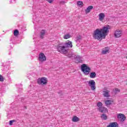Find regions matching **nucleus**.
Returning <instances> with one entry per match:
<instances>
[{"label": "nucleus", "mask_w": 127, "mask_h": 127, "mask_svg": "<svg viewBox=\"0 0 127 127\" xmlns=\"http://www.w3.org/2000/svg\"><path fill=\"white\" fill-rule=\"evenodd\" d=\"M93 37L94 39H97V40H99V41H101L102 39H105L99 28L96 29L93 32Z\"/></svg>", "instance_id": "f257e3e1"}, {"label": "nucleus", "mask_w": 127, "mask_h": 127, "mask_svg": "<svg viewBox=\"0 0 127 127\" xmlns=\"http://www.w3.org/2000/svg\"><path fill=\"white\" fill-rule=\"evenodd\" d=\"M57 50L62 54H66L68 53V50L66 49V47H65L64 43L60 44L58 45Z\"/></svg>", "instance_id": "f03ea898"}, {"label": "nucleus", "mask_w": 127, "mask_h": 127, "mask_svg": "<svg viewBox=\"0 0 127 127\" xmlns=\"http://www.w3.org/2000/svg\"><path fill=\"white\" fill-rule=\"evenodd\" d=\"M81 70L84 75H89L91 72V68L86 64H83L81 65Z\"/></svg>", "instance_id": "7ed1b4c3"}, {"label": "nucleus", "mask_w": 127, "mask_h": 127, "mask_svg": "<svg viewBox=\"0 0 127 127\" xmlns=\"http://www.w3.org/2000/svg\"><path fill=\"white\" fill-rule=\"evenodd\" d=\"M109 29H110L109 25L104 26L102 29H100V32H101V34H102V36L104 39L106 38V36L108 35V33L110 32V30H109Z\"/></svg>", "instance_id": "20e7f679"}, {"label": "nucleus", "mask_w": 127, "mask_h": 127, "mask_svg": "<svg viewBox=\"0 0 127 127\" xmlns=\"http://www.w3.org/2000/svg\"><path fill=\"white\" fill-rule=\"evenodd\" d=\"M88 86L90 87L91 90L92 91H95L96 89V82L94 80H91L88 81Z\"/></svg>", "instance_id": "39448f33"}, {"label": "nucleus", "mask_w": 127, "mask_h": 127, "mask_svg": "<svg viewBox=\"0 0 127 127\" xmlns=\"http://www.w3.org/2000/svg\"><path fill=\"white\" fill-rule=\"evenodd\" d=\"M47 82V78L46 77H42L37 80V83L39 85H46Z\"/></svg>", "instance_id": "423d86ee"}, {"label": "nucleus", "mask_w": 127, "mask_h": 127, "mask_svg": "<svg viewBox=\"0 0 127 127\" xmlns=\"http://www.w3.org/2000/svg\"><path fill=\"white\" fill-rule=\"evenodd\" d=\"M38 60L40 62H44V61H46V57L45 56V55H44L43 53H41L39 54Z\"/></svg>", "instance_id": "0eeeda50"}, {"label": "nucleus", "mask_w": 127, "mask_h": 127, "mask_svg": "<svg viewBox=\"0 0 127 127\" xmlns=\"http://www.w3.org/2000/svg\"><path fill=\"white\" fill-rule=\"evenodd\" d=\"M117 118L119 120V121H120L121 123H124V122L126 121V119H127L126 116L122 114H118L117 115Z\"/></svg>", "instance_id": "6e6552de"}, {"label": "nucleus", "mask_w": 127, "mask_h": 127, "mask_svg": "<svg viewBox=\"0 0 127 127\" xmlns=\"http://www.w3.org/2000/svg\"><path fill=\"white\" fill-rule=\"evenodd\" d=\"M123 35V31L120 30H116L115 31V32L114 33L115 37L116 38H119V37H121Z\"/></svg>", "instance_id": "1a4fd4ad"}, {"label": "nucleus", "mask_w": 127, "mask_h": 127, "mask_svg": "<svg viewBox=\"0 0 127 127\" xmlns=\"http://www.w3.org/2000/svg\"><path fill=\"white\" fill-rule=\"evenodd\" d=\"M65 48H72L73 47V45H72V42L68 41V42L64 43Z\"/></svg>", "instance_id": "9d476101"}, {"label": "nucleus", "mask_w": 127, "mask_h": 127, "mask_svg": "<svg viewBox=\"0 0 127 127\" xmlns=\"http://www.w3.org/2000/svg\"><path fill=\"white\" fill-rule=\"evenodd\" d=\"M45 35H46V30H42L40 32V38H41V39H43Z\"/></svg>", "instance_id": "9b49d317"}, {"label": "nucleus", "mask_w": 127, "mask_h": 127, "mask_svg": "<svg viewBox=\"0 0 127 127\" xmlns=\"http://www.w3.org/2000/svg\"><path fill=\"white\" fill-rule=\"evenodd\" d=\"M98 111L100 112V113H106V112H108V109L106 108V107L102 106L98 108Z\"/></svg>", "instance_id": "f8f14e48"}, {"label": "nucleus", "mask_w": 127, "mask_h": 127, "mask_svg": "<svg viewBox=\"0 0 127 127\" xmlns=\"http://www.w3.org/2000/svg\"><path fill=\"white\" fill-rule=\"evenodd\" d=\"M107 127H119V125L116 122L110 123Z\"/></svg>", "instance_id": "ddd939ff"}, {"label": "nucleus", "mask_w": 127, "mask_h": 127, "mask_svg": "<svg viewBox=\"0 0 127 127\" xmlns=\"http://www.w3.org/2000/svg\"><path fill=\"white\" fill-rule=\"evenodd\" d=\"M106 15H105V13H100L99 14V19L100 20V21H102V20H104V19L105 18Z\"/></svg>", "instance_id": "4468645a"}, {"label": "nucleus", "mask_w": 127, "mask_h": 127, "mask_svg": "<svg viewBox=\"0 0 127 127\" xmlns=\"http://www.w3.org/2000/svg\"><path fill=\"white\" fill-rule=\"evenodd\" d=\"M75 60L78 62L79 63H82L83 61L82 60V57L80 56H77L75 58Z\"/></svg>", "instance_id": "2eb2a0df"}, {"label": "nucleus", "mask_w": 127, "mask_h": 127, "mask_svg": "<svg viewBox=\"0 0 127 127\" xmlns=\"http://www.w3.org/2000/svg\"><path fill=\"white\" fill-rule=\"evenodd\" d=\"M103 96L105 97V98H109V97H110V94H109V91L108 90L103 91Z\"/></svg>", "instance_id": "dca6fc26"}, {"label": "nucleus", "mask_w": 127, "mask_h": 127, "mask_svg": "<svg viewBox=\"0 0 127 127\" xmlns=\"http://www.w3.org/2000/svg\"><path fill=\"white\" fill-rule=\"evenodd\" d=\"M91 9H93V6H89L86 9H85V12L86 13H89V12H90V11H91Z\"/></svg>", "instance_id": "f3484780"}, {"label": "nucleus", "mask_w": 127, "mask_h": 127, "mask_svg": "<svg viewBox=\"0 0 127 127\" xmlns=\"http://www.w3.org/2000/svg\"><path fill=\"white\" fill-rule=\"evenodd\" d=\"M96 76H97V73L95 72H92L90 73V77L91 78H96Z\"/></svg>", "instance_id": "a211bd4d"}, {"label": "nucleus", "mask_w": 127, "mask_h": 127, "mask_svg": "<svg viewBox=\"0 0 127 127\" xmlns=\"http://www.w3.org/2000/svg\"><path fill=\"white\" fill-rule=\"evenodd\" d=\"M114 101L113 100H106L105 105H106V106H110V105H112V103Z\"/></svg>", "instance_id": "6ab92c4d"}, {"label": "nucleus", "mask_w": 127, "mask_h": 127, "mask_svg": "<svg viewBox=\"0 0 127 127\" xmlns=\"http://www.w3.org/2000/svg\"><path fill=\"white\" fill-rule=\"evenodd\" d=\"M79 118H78L77 116H74L72 118V121L74 122V123H77V122L78 121H79Z\"/></svg>", "instance_id": "aec40b11"}, {"label": "nucleus", "mask_w": 127, "mask_h": 127, "mask_svg": "<svg viewBox=\"0 0 127 127\" xmlns=\"http://www.w3.org/2000/svg\"><path fill=\"white\" fill-rule=\"evenodd\" d=\"M108 53H109V49H105L104 50H103L102 51V54H103V55H105Z\"/></svg>", "instance_id": "412c9836"}, {"label": "nucleus", "mask_w": 127, "mask_h": 127, "mask_svg": "<svg viewBox=\"0 0 127 127\" xmlns=\"http://www.w3.org/2000/svg\"><path fill=\"white\" fill-rule=\"evenodd\" d=\"M101 118L102 120H104L105 121L108 119V117L106 114H102L101 116Z\"/></svg>", "instance_id": "4be33fe9"}, {"label": "nucleus", "mask_w": 127, "mask_h": 127, "mask_svg": "<svg viewBox=\"0 0 127 127\" xmlns=\"http://www.w3.org/2000/svg\"><path fill=\"white\" fill-rule=\"evenodd\" d=\"M19 34V32L18 31V30H15L14 31V36H17Z\"/></svg>", "instance_id": "5701e85b"}, {"label": "nucleus", "mask_w": 127, "mask_h": 127, "mask_svg": "<svg viewBox=\"0 0 127 127\" xmlns=\"http://www.w3.org/2000/svg\"><path fill=\"white\" fill-rule=\"evenodd\" d=\"M77 5H79V6H82L84 4L82 1H78L77 2Z\"/></svg>", "instance_id": "b1692460"}, {"label": "nucleus", "mask_w": 127, "mask_h": 127, "mask_svg": "<svg viewBox=\"0 0 127 127\" xmlns=\"http://www.w3.org/2000/svg\"><path fill=\"white\" fill-rule=\"evenodd\" d=\"M70 34H67L64 35V39H68V38H70Z\"/></svg>", "instance_id": "393cba45"}, {"label": "nucleus", "mask_w": 127, "mask_h": 127, "mask_svg": "<svg viewBox=\"0 0 127 127\" xmlns=\"http://www.w3.org/2000/svg\"><path fill=\"white\" fill-rule=\"evenodd\" d=\"M97 107H98V108H101V107H102V106H103V103H102V102H98L97 104Z\"/></svg>", "instance_id": "a878e982"}, {"label": "nucleus", "mask_w": 127, "mask_h": 127, "mask_svg": "<svg viewBox=\"0 0 127 127\" xmlns=\"http://www.w3.org/2000/svg\"><path fill=\"white\" fill-rule=\"evenodd\" d=\"M115 94H117L118 93H120L121 92V90L118 88H116L115 90L114 91Z\"/></svg>", "instance_id": "bb28decb"}, {"label": "nucleus", "mask_w": 127, "mask_h": 127, "mask_svg": "<svg viewBox=\"0 0 127 127\" xmlns=\"http://www.w3.org/2000/svg\"><path fill=\"white\" fill-rule=\"evenodd\" d=\"M4 80L3 76L0 74V82H3Z\"/></svg>", "instance_id": "cd10ccee"}, {"label": "nucleus", "mask_w": 127, "mask_h": 127, "mask_svg": "<svg viewBox=\"0 0 127 127\" xmlns=\"http://www.w3.org/2000/svg\"><path fill=\"white\" fill-rule=\"evenodd\" d=\"M15 123V120H11L9 121V125L10 126H12V123Z\"/></svg>", "instance_id": "c85d7f7f"}, {"label": "nucleus", "mask_w": 127, "mask_h": 127, "mask_svg": "<svg viewBox=\"0 0 127 127\" xmlns=\"http://www.w3.org/2000/svg\"><path fill=\"white\" fill-rule=\"evenodd\" d=\"M48 2H49V3H52L53 2V0H46Z\"/></svg>", "instance_id": "c756f323"}, {"label": "nucleus", "mask_w": 127, "mask_h": 127, "mask_svg": "<svg viewBox=\"0 0 127 127\" xmlns=\"http://www.w3.org/2000/svg\"><path fill=\"white\" fill-rule=\"evenodd\" d=\"M81 39V36H77V37H76V40H80Z\"/></svg>", "instance_id": "7c9ffc66"}, {"label": "nucleus", "mask_w": 127, "mask_h": 127, "mask_svg": "<svg viewBox=\"0 0 127 127\" xmlns=\"http://www.w3.org/2000/svg\"><path fill=\"white\" fill-rule=\"evenodd\" d=\"M60 3H61V4H64L65 3V1H61L60 2Z\"/></svg>", "instance_id": "2f4dec72"}, {"label": "nucleus", "mask_w": 127, "mask_h": 127, "mask_svg": "<svg viewBox=\"0 0 127 127\" xmlns=\"http://www.w3.org/2000/svg\"><path fill=\"white\" fill-rule=\"evenodd\" d=\"M68 57H69V58H71V57H72V54L69 55Z\"/></svg>", "instance_id": "473e14b6"}, {"label": "nucleus", "mask_w": 127, "mask_h": 127, "mask_svg": "<svg viewBox=\"0 0 127 127\" xmlns=\"http://www.w3.org/2000/svg\"><path fill=\"white\" fill-rule=\"evenodd\" d=\"M59 94H60V95H62L61 93L59 92Z\"/></svg>", "instance_id": "72a5a7b5"}, {"label": "nucleus", "mask_w": 127, "mask_h": 127, "mask_svg": "<svg viewBox=\"0 0 127 127\" xmlns=\"http://www.w3.org/2000/svg\"><path fill=\"white\" fill-rule=\"evenodd\" d=\"M127 59V57H126Z\"/></svg>", "instance_id": "f704fd0d"}]
</instances>
